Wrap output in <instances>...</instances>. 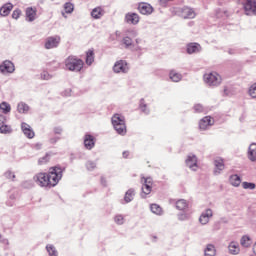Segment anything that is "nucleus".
Returning <instances> with one entry per match:
<instances>
[{
  "instance_id": "15",
  "label": "nucleus",
  "mask_w": 256,
  "mask_h": 256,
  "mask_svg": "<svg viewBox=\"0 0 256 256\" xmlns=\"http://www.w3.org/2000/svg\"><path fill=\"white\" fill-rule=\"evenodd\" d=\"M135 199V189L130 188L125 192L124 199L120 201L121 205H127Z\"/></svg>"
},
{
  "instance_id": "17",
  "label": "nucleus",
  "mask_w": 256,
  "mask_h": 256,
  "mask_svg": "<svg viewBox=\"0 0 256 256\" xmlns=\"http://www.w3.org/2000/svg\"><path fill=\"white\" fill-rule=\"evenodd\" d=\"M84 147L91 151L95 147V137L91 134H85L84 136Z\"/></svg>"
},
{
  "instance_id": "10",
  "label": "nucleus",
  "mask_w": 256,
  "mask_h": 256,
  "mask_svg": "<svg viewBox=\"0 0 256 256\" xmlns=\"http://www.w3.org/2000/svg\"><path fill=\"white\" fill-rule=\"evenodd\" d=\"M181 16L183 19H195L197 14L195 13V10L193 8L184 6L181 8Z\"/></svg>"
},
{
  "instance_id": "59",
  "label": "nucleus",
  "mask_w": 256,
  "mask_h": 256,
  "mask_svg": "<svg viewBox=\"0 0 256 256\" xmlns=\"http://www.w3.org/2000/svg\"><path fill=\"white\" fill-rule=\"evenodd\" d=\"M229 55H235V49L231 48L228 50Z\"/></svg>"
},
{
  "instance_id": "56",
  "label": "nucleus",
  "mask_w": 256,
  "mask_h": 256,
  "mask_svg": "<svg viewBox=\"0 0 256 256\" xmlns=\"http://www.w3.org/2000/svg\"><path fill=\"white\" fill-rule=\"evenodd\" d=\"M100 183L103 187H107V179H105V177H101L100 179Z\"/></svg>"
},
{
  "instance_id": "44",
  "label": "nucleus",
  "mask_w": 256,
  "mask_h": 256,
  "mask_svg": "<svg viewBox=\"0 0 256 256\" xmlns=\"http://www.w3.org/2000/svg\"><path fill=\"white\" fill-rule=\"evenodd\" d=\"M22 187H23L24 189H31V188H33V181H31V180H26V181H24V182L22 183Z\"/></svg>"
},
{
  "instance_id": "63",
  "label": "nucleus",
  "mask_w": 256,
  "mask_h": 256,
  "mask_svg": "<svg viewBox=\"0 0 256 256\" xmlns=\"http://www.w3.org/2000/svg\"><path fill=\"white\" fill-rule=\"evenodd\" d=\"M224 94L229 95L227 87H224Z\"/></svg>"
},
{
  "instance_id": "42",
  "label": "nucleus",
  "mask_w": 256,
  "mask_h": 256,
  "mask_svg": "<svg viewBox=\"0 0 256 256\" xmlns=\"http://www.w3.org/2000/svg\"><path fill=\"white\" fill-rule=\"evenodd\" d=\"M207 251H211V254L204 253V256H215V246L213 244L207 245Z\"/></svg>"
},
{
  "instance_id": "40",
  "label": "nucleus",
  "mask_w": 256,
  "mask_h": 256,
  "mask_svg": "<svg viewBox=\"0 0 256 256\" xmlns=\"http://www.w3.org/2000/svg\"><path fill=\"white\" fill-rule=\"evenodd\" d=\"M242 187H243V189H250L251 191H253V189H255L256 185L253 182H243Z\"/></svg>"
},
{
  "instance_id": "52",
  "label": "nucleus",
  "mask_w": 256,
  "mask_h": 256,
  "mask_svg": "<svg viewBox=\"0 0 256 256\" xmlns=\"http://www.w3.org/2000/svg\"><path fill=\"white\" fill-rule=\"evenodd\" d=\"M187 219H188V216H187L186 213H179L178 214V220L179 221H187Z\"/></svg>"
},
{
  "instance_id": "33",
  "label": "nucleus",
  "mask_w": 256,
  "mask_h": 256,
  "mask_svg": "<svg viewBox=\"0 0 256 256\" xmlns=\"http://www.w3.org/2000/svg\"><path fill=\"white\" fill-rule=\"evenodd\" d=\"M0 109L4 113V115H7L8 113H11V104L7 102L0 103Z\"/></svg>"
},
{
  "instance_id": "21",
  "label": "nucleus",
  "mask_w": 256,
  "mask_h": 256,
  "mask_svg": "<svg viewBox=\"0 0 256 256\" xmlns=\"http://www.w3.org/2000/svg\"><path fill=\"white\" fill-rule=\"evenodd\" d=\"M214 175H221L223 169H225V164L223 163V159L214 160Z\"/></svg>"
},
{
  "instance_id": "9",
  "label": "nucleus",
  "mask_w": 256,
  "mask_h": 256,
  "mask_svg": "<svg viewBox=\"0 0 256 256\" xmlns=\"http://www.w3.org/2000/svg\"><path fill=\"white\" fill-rule=\"evenodd\" d=\"M138 11L141 15H151L153 13V6L147 2H140L138 4Z\"/></svg>"
},
{
  "instance_id": "39",
  "label": "nucleus",
  "mask_w": 256,
  "mask_h": 256,
  "mask_svg": "<svg viewBox=\"0 0 256 256\" xmlns=\"http://www.w3.org/2000/svg\"><path fill=\"white\" fill-rule=\"evenodd\" d=\"M114 221L117 225H123V223H125V217H123L121 214H118L114 217Z\"/></svg>"
},
{
  "instance_id": "4",
  "label": "nucleus",
  "mask_w": 256,
  "mask_h": 256,
  "mask_svg": "<svg viewBox=\"0 0 256 256\" xmlns=\"http://www.w3.org/2000/svg\"><path fill=\"white\" fill-rule=\"evenodd\" d=\"M204 82L209 87H217L221 83V76L217 73H209L204 75Z\"/></svg>"
},
{
  "instance_id": "7",
  "label": "nucleus",
  "mask_w": 256,
  "mask_h": 256,
  "mask_svg": "<svg viewBox=\"0 0 256 256\" xmlns=\"http://www.w3.org/2000/svg\"><path fill=\"white\" fill-rule=\"evenodd\" d=\"M246 15H256V1L246 0L243 4Z\"/></svg>"
},
{
  "instance_id": "46",
  "label": "nucleus",
  "mask_w": 256,
  "mask_h": 256,
  "mask_svg": "<svg viewBox=\"0 0 256 256\" xmlns=\"http://www.w3.org/2000/svg\"><path fill=\"white\" fill-rule=\"evenodd\" d=\"M21 17V9L17 8L12 13V19H19Z\"/></svg>"
},
{
  "instance_id": "61",
  "label": "nucleus",
  "mask_w": 256,
  "mask_h": 256,
  "mask_svg": "<svg viewBox=\"0 0 256 256\" xmlns=\"http://www.w3.org/2000/svg\"><path fill=\"white\" fill-rule=\"evenodd\" d=\"M135 51H143V48H141V46H136Z\"/></svg>"
},
{
  "instance_id": "23",
  "label": "nucleus",
  "mask_w": 256,
  "mask_h": 256,
  "mask_svg": "<svg viewBox=\"0 0 256 256\" xmlns=\"http://www.w3.org/2000/svg\"><path fill=\"white\" fill-rule=\"evenodd\" d=\"M229 183L232 185V187H239V185H241V176L237 174L230 175Z\"/></svg>"
},
{
  "instance_id": "13",
  "label": "nucleus",
  "mask_w": 256,
  "mask_h": 256,
  "mask_svg": "<svg viewBox=\"0 0 256 256\" xmlns=\"http://www.w3.org/2000/svg\"><path fill=\"white\" fill-rule=\"evenodd\" d=\"M213 217V210L211 208H207L199 217V222L201 225H207L209 223V219Z\"/></svg>"
},
{
  "instance_id": "25",
  "label": "nucleus",
  "mask_w": 256,
  "mask_h": 256,
  "mask_svg": "<svg viewBox=\"0 0 256 256\" xmlns=\"http://www.w3.org/2000/svg\"><path fill=\"white\" fill-rule=\"evenodd\" d=\"M29 105L25 102H19L18 105H17V111L18 113H21V114H27L29 113Z\"/></svg>"
},
{
  "instance_id": "20",
  "label": "nucleus",
  "mask_w": 256,
  "mask_h": 256,
  "mask_svg": "<svg viewBox=\"0 0 256 256\" xmlns=\"http://www.w3.org/2000/svg\"><path fill=\"white\" fill-rule=\"evenodd\" d=\"M11 11H13V5L11 4V2H8L0 8V15L1 17H7L11 13Z\"/></svg>"
},
{
  "instance_id": "43",
  "label": "nucleus",
  "mask_w": 256,
  "mask_h": 256,
  "mask_svg": "<svg viewBox=\"0 0 256 256\" xmlns=\"http://www.w3.org/2000/svg\"><path fill=\"white\" fill-rule=\"evenodd\" d=\"M95 167H97V163H95L93 161L86 162V168L88 171H93V169H95Z\"/></svg>"
},
{
  "instance_id": "36",
  "label": "nucleus",
  "mask_w": 256,
  "mask_h": 256,
  "mask_svg": "<svg viewBox=\"0 0 256 256\" xmlns=\"http://www.w3.org/2000/svg\"><path fill=\"white\" fill-rule=\"evenodd\" d=\"M46 251L49 254V256H57L58 255L57 249L52 244H48L46 246Z\"/></svg>"
},
{
  "instance_id": "47",
  "label": "nucleus",
  "mask_w": 256,
  "mask_h": 256,
  "mask_svg": "<svg viewBox=\"0 0 256 256\" xmlns=\"http://www.w3.org/2000/svg\"><path fill=\"white\" fill-rule=\"evenodd\" d=\"M48 162H49V154H46L44 157L38 160L39 165H43L44 163H48Z\"/></svg>"
},
{
  "instance_id": "18",
  "label": "nucleus",
  "mask_w": 256,
  "mask_h": 256,
  "mask_svg": "<svg viewBox=\"0 0 256 256\" xmlns=\"http://www.w3.org/2000/svg\"><path fill=\"white\" fill-rule=\"evenodd\" d=\"M186 52L188 55H193V53H200L201 52V44L199 43H189L186 46Z\"/></svg>"
},
{
  "instance_id": "6",
  "label": "nucleus",
  "mask_w": 256,
  "mask_h": 256,
  "mask_svg": "<svg viewBox=\"0 0 256 256\" xmlns=\"http://www.w3.org/2000/svg\"><path fill=\"white\" fill-rule=\"evenodd\" d=\"M59 43H61V37L59 36H50L45 41V49H55L59 47Z\"/></svg>"
},
{
  "instance_id": "14",
  "label": "nucleus",
  "mask_w": 256,
  "mask_h": 256,
  "mask_svg": "<svg viewBox=\"0 0 256 256\" xmlns=\"http://www.w3.org/2000/svg\"><path fill=\"white\" fill-rule=\"evenodd\" d=\"M21 129L25 137H27L28 139H33V137H35V132L33 131V128H31V125L27 124L26 122L21 123Z\"/></svg>"
},
{
  "instance_id": "53",
  "label": "nucleus",
  "mask_w": 256,
  "mask_h": 256,
  "mask_svg": "<svg viewBox=\"0 0 256 256\" xmlns=\"http://www.w3.org/2000/svg\"><path fill=\"white\" fill-rule=\"evenodd\" d=\"M7 123V116L0 114V126Z\"/></svg>"
},
{
  "instance_id": "29",
  "label": "nucleus",
  "mask_w": 256,
  "mask_h": 256,
  "mask_svg": "<svg viewBox=\"0 0 256 256\" xmlns=\"http://www.w3.org/2000/svg\"><path fill=\"white\" fill-rule=\"evenodd\" d=\"M0 133L1 135H11V133H13V128L11 125L2 124L0 125Z\"/></svg>"
},
{
  "instance_id": "11",
  "label": "nucleus",
  "mask_w": 256,
  "mask_h": 256,
  "mask_svg": "<svg viewBox=\"0 0 256 256\" xmlns=\"http://www.w3.org/2000/svg\"><path fill=\"white\" fill-rule=\"evenodd\" d=\"M0 71L1 73H13L15 71V64L9 60H5L0 65Z\"/></svg>"
},
{
  "instance_id": "41",
  "label": "nucleus",
  "mask_w": 256,
  "mask_h": 256,
  "mask_svg": "<svg viewBox=\"0 0 256 256\" xmlns=\"http://www.w3.org/2000/svg\"><path fill=\"white\" fill-rule=\"evenodd\" d=\"M249 95L252 99H256V83L252 84L249 89Z\"/></svg>"
},
{
  "instance_id": "48",
  "label": "nucleus",
  "mask_w": 256,
  "mask_h": 256,
  "mask_svg": "<svg viewBox=\"0 0 256 256\" xmlns=\"http://www.w3.org/2000/svg\"><path fill=\"white\" fill-rule=\"evenodd\" d=\"M194 111H195V113H203V111H205V109L203 108V105L196 104V105H194Z\"/></svg>"
},
{
  "instance_id": "34",
  "label": "nucleus",
  "mask_w": 256,
  "mask_h": 256,
  "mask_svg": "<svg viewBox=\"0 0 256 256\" xmlns=\"http://www.w3.org/2000/svg\"><path fill=\"white\" fill-rule=\"evenodd\" d=\"M139 109L145 115H149V113H150L149 109L147 108V105L145 104V99L144 98L140 99Z\"/></svg>"
},
{
  "instance_id": "24",
  "label": "nucleus",
  "mask_w": 256,
  "mask_h": 256,
  "mask_svg": "<svg viewBox=\"0 0 256 256\" xmlns=\"http://www.w3.org/2000/svg\"><path fill=\"white\" fill-rule=\"evenodd\" d=\"M248 159H250L253 163L256 161V143L250 144L248 148Z\"/></svg>"
},
{
  "instance_id": "60",
  "label": "nucleus",
  "mask_w": 256,
  "mask_h": 256,
  "mask_svg": "<svg viewBox=\"0 0 256 256\" xmlns=\"http://www.w3.org/2000/svg\"><path fill=\"white\" fill-rule=\"evenodd\" d=\"M65 95H66V97H69L71 95V90H66Z\"/></svg>"
},
{
  "instance_id": "27",
  "label": "nucleus",
  "mask_w": 256,
  "mask_h": 256,
  "mask_svg": "<svg viewBox=\"0 0 256 256\" xmlns=\"http://www.w3.org/2000/svg\"><path fill=\"white\" fill-rule=\"evenodd\" d=\"M187 207H189V203H187V200L180 199L176 201V209H178V211H185Z\"/></svg>"
},
{
  "instance_id": "45",
  "label": "nucleus",
  "mask_w": 256,
  "mask_h": 256,
  "mask_svg": "<svg viewBox=\"0 0 256 256\" xmlns=\"http://www.w3.org/2000/svg\"><path fill=\"white\" fill-rule=\"evenodd\" d=\"M4 176L6 179H12V181H15V174L11 170L6 171Z\"/></svg>"
},
{
  "instance_id": "22",
  "label": "nucleus",
  "mask_w": 256,
  "mask_h": 256,
  "mask_svg": "<svg viewBox=\"0 0 256 256\" xmlns=\"http://www.w3.org/2000/svg\"><path fill=\"white\" fill-rule=\"evenodd\" d=\"M228 251L230 255H239L241 249L239 248V243L231 242L228 246Z\"/></svg>"
},
{
  "instance_id": "49",
  "label": "nucleus",
  "mask_w": 256,
  "mask_h": 256,
  "mask_svg": "<svg viewBox=\"0 0 256 256\" xmlns=\"http://www.w3.org/2000/svg\"><path fill=\"white\" fill-rule=\"evenodd\" d=\"M58 141H61V137H59V136H54V137L49 138V143L51 145H55Z\"/></svg>"
},
{
  "instance_id": "55",
  "label": "nucleus",
  "mask_w": 256,
  "mask_h": 256,
  "mask_svg": "<svg viewBox=\"0 0 256 256\" xmlns=\"http://www.w3.org/2000/svg\"><path fill=\"white\" fill-rule=\"evenodd\" d=\"M144 184H146V185H153V179H151V178H144Z\"/></svg>"
},
{
  "instance_id": "19",
  "label": "nucleus",
  "mask_w": 256,
  "mask_h": 256,
  "mask_svg": "<svg viewBox=\"0 0 256 256\" xmlns=\"http://www.w3.org/2000/svg\"><path fill=\"white\" fill-rule=\"evenodd\" d=\"M36 17H37V9L33 7L26 8V21L33 23Z\"/></svg>"
},
{
  "instance_id": "2",
  "label": "nucleus",
  "mask_w": 256,
  "mask_h": 256,
  "mask_svg": "<svg viewBox=\"0 0 256 256\" xmlns=\"http://www.w3.org/2000/svg\"><path fill=\"white\" fill-rule=\"evenodd\" d=\"M66 71H73L75 73L81 72L85 62L77 56H68L64 61Z\"/></svg>"
},
{
  "instance_id": "62",
  "label": "nucleus",
  "mask_w": 256,
  "mask_h": 256,
  "mask_svg": "<svg viewBox=\"0 0 256 256\" xmlns=\"http://www.w3.org/2000/svg\"><path fill=\"white\" fill-rule=\"evenodd\" d=\"M253 253H254V255H256V242H255V244L253 246Z\"/></svg>"
},
{
  "instance_id": "51",
  "label": "nucleus",
  "mask_w": 256,
  "mask_h": 256,
  "mask_svg": "<svg viewBox=\"0 0 256 256\" xmlns=\"http://www.w3.org/2000/svg\"><path fill=\"white\" fill-rule=\"evenodd\" d=\"M41 79H43L44 81H49V79H51V76L49 75V72H42L41 73Z\"/></svg>"
},
{
  "instance_id": "28",
  "label": "nucleus",
  "mask_w": 256,
  "mask_h": 256,
  "mask_svg": "<svg viewBox=\"0 0 256 256\" xmlns=\"http://www.w3.org/2000/svg\"><path fill=\"white\" fill-rule=\"evenodd\" d=\"M95 61V52L93 50H88L86 52V65H93Z\"/></svg>"
},
{
  "instance_id": "32",
  "label": "nucleus",
  "mask_w": 256,
  "mask_h": 256,
  "mask_svg": "<svg viewBox=\"0 0 256 256\" xmlns=\"http://www.w3.org/2000/svg\"><path fill=\"white\" fill-rule=\"evenodd\" d=\"M169 77H170L171 81H173L174 83H179V81H181L183 76L172 70L169 73Z\"/></svg>"
},
{
  "instance_id": "35",
  "label": "nucleus",
  "mask_w": 256,
  "mask_h": 256,
  "mask_svg": "<svg viewBox=\"0 0 256 256\" xmlns=\"http://www.w3.org/2000/svg\"><path fill=\"white\" fill-rule=\"evenodd\" d=\"M240 245H242V247H251V238L249 236H243L240 240Z\"/></svg>"
},
{
  "instance_id": "30",
  "label": "nucleus",
  "mask_w": 256,
  "mask_h": 256,
  "mask_svg": "<svg viewBox=\"0 0 256 256\" xmlns=\"http://www.w3.org/2000/svg\"><path fill=\"white\" fill-rule=\"evenodd\" d=\"M152 191V187L150 184H143L142 186V192H141V198L145 199L147 195H149Z\"/></svg>"
},
{
  "instance_id": "3",
  "label": "nucleus",
  "mask_w": 256,
  "mask_h": 256,
  "mask_svg": "<svg viewBox=\"0 0 256 256\" xmlns=\"http://www.w3.org/2000/svg\"><path fill=\"white\" fill-rule=\"evenodd\" d=\"M112 125L118 133V135H126L127 134V126L125 125V116L121 114H114L112 116Z\"/></svg>"
},
{
  "instance_id": "12",
  "label": "nucleus",
  "mask_w": 256,
  "mask_h": 256,
  "mask_svg": "<svg viewBox=\"0 0 256 256\" xmlns=\"http://www.w3.org/2000/svg\"><path fill=\"white\" fill-rule=\"evenodd\" d=\"M212 125H213V120L211 116H205L199 121V129L201 131H207V129H209V127H211Z\"/></svg>"
},
{
  "instance_id": "5",
  "label": "nucleus",
  "mask_w": 256,
  "mask_h": 256,
  "mask_svg": "<svg viewBox=\"0 0 256 256\" xmlns=\"http://www.w3.org/2000/svg\"><path fill=\"white\" fill-rule=\"evenodd\" d=\"M114 73H129V64L125 60L117 61L113 66Z\"/></svg>"
},
{
  "instance_id": "16",
  "label": "nucleus",
  "mask_w": 256,
  "mask_h": 256,
  "mask_svg": "<svg viewBox=\"0 0 256 256\" xmlns=\"http://www.w3.org/2000/svg\"><path fill=\"white\" fill-rule=\"evenodd\" d=\"M185 163L191 171H197V156L194 154L188 155Z\"/></svg>"
},
{
  "instance_id": "26",
  "label": "nucleus",
  "mask_w": 256,
  "mask_h": 256,
  "mask_svg": "<svg viewBox=\"0 0 256 256\" xmlns=\"http://www.w3.org/2000/svg\"><path fill=\"white\" fill-rule=\"evenodd\" d=\"M103 15L104 12L102 7H96L91 11V17H93V19H101Z\"/></svg>"
},
{
  "instance_id": "58",
  "label": "nucleus",
  "mask_w": 256,
  "mask_h": 256,
  "mask_svg": "<svg viewBox=\"0 0 256 256\" xmlns=\"http://www.w3.org/2000/svg\"><path fill=\"white\" fill-rule=\"evenodd\" d=\"M123 157H124V159H127L129 157V151H124Z\"/></svg>"
},
{
  "instance_id": "64",
  "label": "nucleus",
  "mask_w": 256,
  "mask_h": 256,
  "mask_svg": "<svg viewBox=\"0 0 256 256\" xmlns=\"http://www.w3.org/2000/svg\"><path fill=\"white\" fill-rule=\"evenodd\" d=\"M204 253L211 255V251H207V246H206V249L204 250Z\"/></svg>"
},
{
  "instance_id": "8",
  "label": "nucleus",
  "mask_w": 256,
  "mask_h": 256,
  "mask_svg": "<svg viewBox=\"0 0 256 256\" xmlns=\"http://www.w3.org/2000/svg\"><path fill=\"white\" fill-rule=\"evenodd\" d=\"M124 21L129 25H138L140 21L139 14L135 12H129L125 15Z\"/></svg>"
},
{
  "instance_id": "54",
  "label": "nucleus",
  "mask_w": 256,
  "mask_h": 256,
  "mask_svg": "<svg viewBox=\"0 0 256 256\" xmlns=\"http://www.w3.org/2000/svg\"><path fill=\"white\" fill-rule=\"evenodd\" d=\"M129 35H132V37H137L139 33L135 29L128 30Z\"/></svg>"
},
{
  "instance_id": "31",
  "label": "nucleus",
  "mask_w": 256,
  "mask_h": 256,
  "mask_svg": "<svg viewBox=\"0 0 256 256\" xmlns=\"http://www.w3.org/2000/svg\"><path fill=\"white\" fill-rule=\"evenodd\" d=\"M150 211L152 213H154V215H163V208H161V206H159V204H152L150 206Z\"/></svg>"
},
{
  "instance_id": "50",
  "label": "nucleus",
  "mask_w": 256,
  "mask_h": 256,
  "mask_svg": "<svg viewBox=\"0 0 256 256\" xmlns=\"http://www.w3.org/2000/svg\"><path fill=\"white\" fill-rule=\"evenodd\" d=\"M54 135H61L63 133V128L61 126H56L53 128Z\"/></svg>"
},
{
  "instance_id": "37",
  "label": "nucleus",
  "mask_w": 256,
  "mask_h": 256,
  "mask_svg": "<svg viewBox=\"0 0 256 256\" xmlns=\"http://www.w3.org/2000/svg\"><path fill=\"white\" fill-rule=\"evenodd\" d=\"M74 9H75V6L73 5V3L66 2L64 4V11H65V13L71 14V12L74 11Z\"/></svg>"
},
{
  "instance_id": "57",
  "label": "nucleus",
  "mask_w": 256,
  "mask_h": 256,
  "mask_svg": "<svg viewBox=\"0 0 256 256\" xmlns=\"http://www.w3.org/2000/svg\"><path fill=\"white\" fill-rule=\"evenodd\" d=\"M159 3L161 5V7H167V3H169L168 0H159Z\"/></svg>"
},
{
  "instance_id": "38",
  "label": "nucleus",
  "mask_w": 256,
  "mask_h": 256,
  "mask_svg": "<svg viewBox=\"0 0 256 256\" xmlns=\"http://www.w3.org/2000/svg\"><path fill=\"white\" fill-rule=\"evenodd\" d=\"M122 43L123 45H125L126 49H129V47H131V45H133V39H131V37L126 36L122 39Z\"/></svg>"
},
{
  "instance_id": "1",
  "label": "nucleus",
  "mask_w": 256,
  "mask_h": 256,
  "mask_svg": "<svg viewBox=\"0 0 256 256\" xmlns=\"http://www.w3.org/2000/svg\"><path fill=\"white\" fill-rule=\"evenodd\" d=\"M65 171V167H61V165H56L54 167H50L48 173L40 172L37 173L33 179L39 187H56L63 179V172Z\"/></svg>"
}]
</instances>
